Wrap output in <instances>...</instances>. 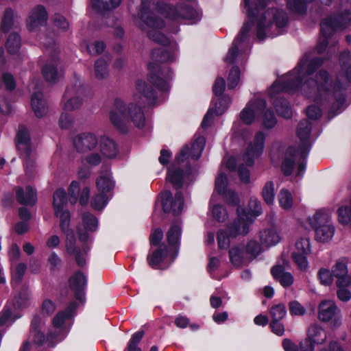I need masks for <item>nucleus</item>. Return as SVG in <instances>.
I'll return each mask as SVG.
<instances>
[{"label":"nucleus","mask_w":351,"mask_h":351,"mask_svg":"<svg viewBox=\"0 0 351 351\" xmlns=\"http://www.w3.org/2000/svg\"><path fill=\"white\" fill-rule=\"evenodd\" d=\"M322 63L319 59L313 60L310 62L303 59L296 68L272 84L269 89V95L273 99V105L280 116L286 119L292 116L289 102L278 96L282 91H300L304 97L317 104H331L333 109H339L342 106V95L332 88L326 71H319L316 74L315 80L308 78V75Z\"/></svg>","instance_id":"1"},{"label":"nucleus","mask_w":351,"mask_h":351,"mask_svg":"<svg viewBox=\"0 0 351 351\" xmlns=\"http://www.w3.org/2000/svg\"><path fill=\"white\" fill-rule=\"evenodd\" d=\"M156 99L154 89L141 80L136 82V93L134 95L133 102L126 104L124 101L116 98L112 108L109 112L111 123L119 130L125 132L131 123L136 127L142 128L145 125V116L141 110L142 105L153 104Z\"/></svg>","instance_id":"2"},{"label":"nucleus","mask_w":351,"mask_h":351,"mask_svg":"<svg viewBox=\"0 0 351 351\" xmlns=\"http://www.w3.org/2000/svg\"><path fill=\"white\" fill-rule=\"evenodd\" d=\"M250 19L255 18L257 36L260 40L280 34L287 21L286 14L276 8L263 11L267 0H243Z\"/></svg>","instance_id":"3"},{"label":"nucleus","mask_w":351,"mask_h":351,"mask_svg":"<svg viewBox=\"0 0 351 351\" xmlns=\"http://www.w3.org/2000/svg\"><path fill=\"white\" fill-rule=\"evenodd\" d=\"M66 194L64 189H59L55 191L53 196V206L56 217L60 219V226L66 234L65 247L68 254L74 255L75 261L79 266L86 263L88 250L82 251L75 246V238L73 231L69 229L70 213L66 209Z\"/></svg>","instance_id":"4"},{"label":"nucleus","mask_w":351,"mask_h":351,"mask_svg":"<svg viewBox=\"0 0 351 351\" xmlns=\"http://www.w3.org/2000/svg\"><path fill=\"white\" fill-rule=\"evenodd\" d=\"M148 6L147 0H131L129 8L130 10H138V18L134 21L136 25L145 31L150 40L165 46L169 43V39L161 32L165 23L150 12Z\"/></svg>","instance_id":"5"},{"label":"nucleus","mask_w":351,"mask_h":351,"mask_svg":"<svg viewBox=\"0 0 351 351\" xmlns=\"http://www.w3.org/2000/svg\"><path fill=\"white\" fill-rule=\"evenodd\" d=\"M311 130V123L308 120L302 121L298 126L297 134L302 141L304 142L302 149L295 150L293 147H289L284 156L282 162V171L288 176L292 173L293 168L297 167L296 176L302 177L305 171L304 159L308 150V144L306 143Z\"/></svg>","instance_id":"6"},{"label":"nucleus","mask_w":351,"mask_h":351,"mask_svg":"<svg viewBox=\"0 0 351 351\" xmlns=\"http://www.w3.org/2000/svg\"><path fill=\"white\" fill-rule=\"evenodd\" d=\"M311 228L315 230V239L322 243L330 241L335 233V227L332 221V215L328 210H317L312 216L298 219V232L304 230L309 233Z\"/></svg>","instance_id":"7"},{"label":"nucleus","mask_w":351,"mask_h":351,"mask_svg":"<svg viewBox=\"0 0 351 351\" xmlns=\"http://www.w3.org/2000/svg\"><path fill=\"white\" fill-rule=\"evenodd\" d=\"M205 138L199 136L190 147L186 145L176 158V160L169 169L167 180L170 182L175 188H180L183 182V173L178 165L187 159L197 160L202 155L204 148Z\"/></svg>","instance_id":"8"},{"label":"nucleus","mask_w":351,"mask_h":351,"mask_svg":"<svg viewBox=\"0 0 351 351\" xmlns=\"http://www.w3.org/2000/svg\"><path fill=\"white\" fill-rule=\"evenodd\" d=\"M351 24V0H341L338 14L333 19L324 20L321 23V32L324 37L320 40L317 50L322 53L328 44L327 38L338 29L345 28Z\"/></svg>","instance_id":"9"},{"label":"nucleus","mask_w":351,"mask_h":351,"mask_svg":"<svg viewBox=\"0 0 351 351\" xmlns=\"http://www.w3.org/2000/svg\"><path fill=\"white\" fill-rule=\"evenodd\" d=\"M240 119L247 125L262 120L264 126L267 128H272L277 123L274 114L266 108L265 101L261 98H254L249 101L241 111Z\"/></svg>","instance_id":"10"},{"label":"nucleus","mask_w":351,"mask_h":351,"mask_svg":"<svg viewBox=\"0 0 351 351\" xmlns=\"http://www.w3.org/2000/svg\"><path fill=\"white\" fill-rule=\"evenodd\" d=\"M16 148L25 159V169L31 176L35 170V154L32 149L29 134L27 129L20 126L16 136Z\"/></svg>","instance_id":"11"},{"label":"nucleus","mask_w":351,"mask_h":351,"mask_svg":"<svg viewBox=\"0 0 351 351\" xmlns=\"http://www.w3.org/2000/svg\"><path fill=\"white\" fill-rule=\"evenodd\" d=\"M87 89L81 80H77L68 87L63 97V109L73 111L79 109L86 97Z\"/></svg>","instance_id":"12"},{"label":"nucleus","mask_w":351,"mask_h":351,"mask_svg":"<svg viewBox=\"0 0 351 351\" xmlns=\"http://www.w3.org/2000/svg\"><path fill=\"white\" fill-rule=\"evenodd\" d=\"M308 233L299 236L295 240V248L292 252V258L297 266L303 271L308 267L307 256L311 253V239Z\"/></svg>","instance_id":"13"},{"label":"nucleus","mask_w":351,"mask_h":351,"mask_svg":"<svg viewBox=\"0 0 351 351\" xmlns=\"http://www.w3.org/2000/svg\"><path fill=\"white\" fill-rule=\"evenodd\" d=\"M238 222L242 225V229H238L232 232L233 236L245 234L249 232L250 224L254 218L261 213L260 202L256 198L252 197L249 201V210L246 212L241 207L237 208Z\"/></svg>","instance_id":"14"},{"label":"nucleus","mask_w":351,"mask_h":351,"mask_svg":"<svg viewBox=\"0 0 351 351\" xmlns=\"http://www.w3.org/2000/svg\"><path fill=\"white\" fill-rule=\"evenodd\" d=\"M265 141V135L263 132L259 131L255 134L253 141L248 145L243 154V160L247 165H252L254 160L262 155Z\"/></svg>","instance_id":"15"},{"label":"nucleus","mask_w":351,"mask_h":351,"mask_svg":"<svg viewBox=\"0 0 351 351\" xmlns=\"http://www.w3.org/2000/svg\"><path fill=\"white\" fill-rule=\"evenodd\" d=\"M160 201L165 213L178 215L183 209L184 199L180 192L176 193L173 197L170 191H165L160 194Z\"/></svg>","instance_id":"16"},{"label":"nucleus","mask_w":351,"mask_h":351,"mask_svg":"<svg viewBox=\"0 0 351 351\" xmlns=\"http://www.w3.org/2000/svg\"><path fill=\"white\" fill-rule=\"evenodd\" d=\"M350 60V55L348 51L343 52L339 58L343 74H340L337 77V82L341 84V86L338 84L334 85L332 80L328 77L329 82L332 84V88H334L335 90H337L339 93L342 95L343 97V104L344 103V97L342 93V88H343V85L347 82H351V65L348 66L349 61ZM328 76V73H327Z\"/></svg>","instance_id":"17"},{"label":"nucleus","mask_w":351,"mask_h":351,"mask_svg":"<svg viewBox=\"0 0 351 351\" xmlns=\"http://www.w3.org/2000/svg\"><path fill=\"white\" fill-rule=\"evenodd\" d=\"M148 69L149 72L148 75L149 82L162 91L167 90L169 89V75L165 73V71L162 70L160 66L154 62L149 63Z\"/></svg>","instance_id":"18"},{"label":"nucleus","mask_w":351,"mask_h":351,"mask_svg":"<svg viewBox=\"0 0 351 351\" xmlns=\"http://www.w3.org/2000/svg\"><path fill=\"white\" fill-rule=\"evenodd\" d=\"M73 145L78 152L86 154L97 151L98 139L96 135L93 133H82L74 138Z\"/></svg>","instance_id":"19"},{"label":"nucleus","mask_w":351,"mask_h":351,"mask_svg":"<svg viewBox=\"0 0 351 351\" xmlns=\"http://www.w3.org/2000/svg\"><path fill=\"white\" fill-rule=\"evenodd\" d=\"M48 21V13L43 5H36L30 11L27 19V27L31 32L38 31Z\"/></svg>","instance_id":"20"},{"label":"nucleus","mask_w":351,"mask_h":351,"mask_svg":"<svg viewBox=\"0 0 351 351\" xmlns=\"http://www.w3.org/2000/svg\"><path fill=\"white\" fill-rule=\"evenodd\" d=\"M162 13L171 19H195L198 17L197 12L190 7L178 5L173 7L167 4L163 5L161 8Z\"/></svg>","instance_id":"21"},{"label":"nucleus","mask_w":351,"mask_h":351,"mask_svg":"<svg viewBox=\"0 0 351 351\" xmlns=\"http://www.w3.org/2000/svg\"><path fill=\"white\" fill-rule=\"evenodd\" d=\"M308 340L300 344L301 351H313L315 343H322L326 339V334L324 329L316 325H312L308 330Z\"/></svg>","instance_id":"22"},{"label":"nucleus","mask_w":351,"mask_h":351,"mask_svg":"<svg viewBox=\"0 0 351 351\" xmlns=\"http://www.w3.org/2000/svg\"><path fill=\"white\" fill-rule=\"evenodd\" d=\"M75 308V304H71L65 311L58 312L53 317L52 321V327L55 330L54 332L50 331L48 335V340L58 338V336L63 332V324L66 319L71 316L72 310Z\"/></svg>","instance_id":"23"},{"label":"nucleus","mask_w":351,"mask_h":351,"mask_svg":"<svg viewBox=\"0 0 351 351\" xmlns=\"http://www.w3.org/2000/svg\"><path fill=\"white\" fill-rule=\"evenodd\" d=\"M228 180L226 176L220 173L215 180V191L223 195L226 201L231 205H237L239 199L234 191L227 189Z\"/></svg>","instance_id":"24"},{"label":"nucleus","mask_w":351,"mask_h":351,"mask_svg":"<svg viewBox=\"0 0 351 351\" xmlns=\"http://www.w3.org/2000/svg\"><path fill=\"white\" fill-rule=\"evenodd\" d=\"M332 273L337 278V286H350L351 276L348 274L347 261L344 259L339 260L332 267Z\"/></svg>","instance_id":"25"},{"label":"nucleus","mask_w":351,"mask_h":351,"mask_svg":"<svg viewBox=\"0 0 351 351\" xmlns=\"http://www.w3.org/2000/svg\"><path fill=\"white\" fill-rule=\"evenodd\" d=\"M259 239L263 246L269 247L281 241V234L276 227L270 226L260 231Z\"/></svg>","instance_id":"26"},{"label":"nucleus","mask_w":351,"mask_h":351,"mask_svg":"<svg viewBox=\"0 0 351 351\" xmlns=\"http://www.w3.org/2000/svg\"><path fill=\"white\" fill-rule=\"evenodd\" d=\"M251 28V25L246 23L241 28L238 37L234 40L232 47L230 48L226 56L225 57V62L227 63H232L237 56L238 52V47L239 44L244 41L247 36V34Z\"/></svg>","instance_id":"27"},{"label":"nucleus","mask_w":351,"mask_h":351,"mask_svg":"<svg viewBox=\"0 0 351 351\" xmlns=\"http://www.w3.org/2000/svg\"><path fill=\"white\" fill-rule=\"evenodd\" d=\"M338 310L332 300H324L319 305L318 317L322 322H329L337 315Z\"/></svg>","instance_id":"28"},{"label":"nucleus","mask_w":351,"mask_h":351,"mask_svg":"<svg viewBox=\"0 0 351 351\" xmlns=\"http://www.w3.org/2000/svg\"><path fill=\"white\" fill-rule=\"evenodd\" d=\"M58 59L49 60L42 69L45 79L50 83H55L59 80L62 74L58 69Z\"/></svg>","instance_id":"29"},{"label":"nucleus","mask_w":351,"mask_h":351,"mask_svg":"<svg viewBox=\"0 0 351 351\" xmlns=\"http://www.w3.org/2000/svg\"><path fill=\"white\" fill-rule=\"evenodd\" d=\"M71 289L75 292L76 298L80 301L84 299L83 290L86 286V276L80 271L76 272L69 280Z\"/></svg>","instance_id":"30"},{"label":"nucleus","mask_w":351,"mask_h":351,"mask_svg":"<svg viewBox=\"0 0 351 351\" xmlns=\"http://www.w3.org/2000/svg\"><path fill=\"white\" fill-rule=\"evenodd\" d=\"M168 256L167 247L160 244L157 247L151 248V253L147 256L149 266L153 268L158 267Z\"/></svg>","instance_id":"31"},{"label":"nucleus","mask_w":351,"mask_h":351,"mask_svg":"<svg viewBox=\"0 0 351 351\" xmlns=\"http://www.w3.org/2000/svg\"><path fill=\"white\" fill-rule=\"evenodd\" d=\"M229 257L230 262L235 267H241L250 262L243 245L232 247L229 251Z\"/></svg>","instance_id":"32"},{"label":"nucleus","mask_w":351,"mask_h":351,"mask_svg":"<svg viewBox=\"0 0 351 351\" xmlns=\"http://www.w3.org/2000/svg\"><path fill=\"white\" fill-rule=\"evenodd\" d=\"M238 229H242V225L239 223L238 221H235L228 228V235L226 232L223 230H220L219 232L217 234V243L219 249H227L229 247L230 238H233L237 236H233L232 232H235Z\"/></svg>","instance_id":"33"},{"label":"nucleus","mask_w":351,"mask_h":351,"mask_svg":"<svg viewBox=\"0 0 351 351\" xmlns=\"http://www.w3.org/2000/svg\"><path fill=\"white\" fill-rule=\"evenodd\" d=\"M99 147L103 156L108 158L116 157L119 152L118 147L115 142L105 136L101 137Z\"/></svg>","instance_id":"34"},{"label":"nucleus","mask_w":351,"mask_h":351,"mask_svg":"<svg viewBox=\"0 0 351 351\" xmlns=\"http://www.w3.org/2000/svg\"><path fill=\"white\" fill-rule=\"evenodd\" d=\"M181 236V228L178 223L173 224L167 233V239L169 244L173 247V252H169L172 259L178 255V249L176 245L178 243Z\"/></svg>","instance_id":"35"},{"label":"nucleus","mask_w":351,"mask_h":351,"mask_svg":"<svg viewBox=\"0 0 351 351\" xmlns=\"http://www.w3.org/2000/svg\"><path fill=\"white\" fill-rule=\"evenodd\" d=\"M271 274L284 287H289L293 283V276L291 273L285 271V268L282 265H277L273 267Z\"/></svg>","instance_id":"36"},{"label":"nucleus","mask_w":351,"mask_h":351,"mask_svg":"<svg viewBox=\"0 0 351 351\" xmlns=\"http://www.w3.org/2000/svg\"><path fill=\"white\" fill-rule=\"evenodd\" d=\"M32 108L38 117H42L47 112V104L41 93H36L32 97Z\"/></svg>","instance_id":"37"},{"label":"nucleus","mask_w":351,"mask_h":351,"mask_svg":"<svg viewBox=\"0 0 351 351\" xmlns=\"http://www.w3.org/2000/svg\"><path fill=\"white\" fill-rule=\"evenodd\" d=\"M16 194L17 201L21 204L34 205L36 202V193L30 186H27L25 190L16 189Z\"/></svg>","instance_id":"38"},{"label":"nucleus","mask_w":351,"mask_h":351,"mask_svg":"<svg viewBox=\"0 0 351 351\" xmlns=\"http://www.w3.org/2000/svg\"><path fill=\"white\" fill-rule=\"evenodd\" d=\"M83 224L86 231L83 232L81 230H78L79 237L82 241H86L88 239L87 231L93 232L97 230L98 222L97 219L89 213H85L83 215Z\"/></svg>","instance_id":"39"},{"label":"nucleus","mask_w":351,"mask_h":351,"mask_svg":"<svg viewBox=\"0 0 351 351\" xmlns=\"http://www.w3.org/2000/svg\"><path fill=\"white\" fill-rule=\"evenodd\" d=\"M109 60L104 58L97 59L94 64L93 73L97 80H104L109 75L108 69Z\"/></svg>","instance_id":"40"},{"label":"nucleus","mask_w":351,"mask_h":351,"mask_svg":"<svg viewBox=\"0 0 351 351\" xmlns=\"http://www.w3.org/2000/svg\"><path fill=\"white\" fill-rule=\"evenodd\" d=\"M96 185L98 192L106 195L110 192L114 188V182L112 180L110 173L106 172L99 176L97 179Z\"/></svg>","instance_id":"41"},{"label":"nucleus","mask_w":351,"mask_h":351,"mask_svg":"<svg viewBox=\"0 0 351 351\" xmlns=\"http://www.w3.org/2000/svg\"><path fill=\"white\" fill-rule=\"evenodd\" d=\"M44 322L43 319L38 315H35L32 321V330L31 335L33 336L34 341L38 344H41L44 342L45 336L40 331Z\"/></svg>","instance_id":"42"},{"label":"nucleus","mask_w":351,"mask_h":351,"mask_svg":"<svg viewBox=\"0 0 351 351\" xmlns=\"http://www.w3.org/2000/svg\"><path fill=\"white\" fill-rule=\"evenodd\" d=\"M337 213L338 222L343 226L351 228V199L348 204L339 206Z\"/></svg>","instance_id":"43"},{"label":"nucleus","mask_w":351,"mask_h":351,"mask_svg":"<svg viewBox=\"0 0 351 351\" xmlns=\"http://www.w3.org/2000/svg\"><path fill=\"white\" fill-rule=\"evenodd\" d=\"M174 58V54L169 53L163 47L154 49L151 53L152 60L156 62H163L172 61Z\"/></svg>","instance_id":"44"},{"label":"nucleus","mask_w":351,"mask_h":351,"mask_svg":"<svg viewBox=\"0 0 351 351\" xmlns=\"http://www.w3.org/2000/svg\"><path fill=\"white\" fill-rule=\"evenodd\" d=\"M263 245H260L256 241L251 240L246 245H245V251L247 256L251 261L258 255H259L263 250Z\"/></svg>","instance_id":"45"},{"label":"nucleus","mask_w":351,"mask_h":351,"mask_svg":"<svg viewBox=\"0 0 351 351\" xmlns=\"http://www.w3.org/2000/svg\"><path fill=\"white\" fill-rule=\"evenodd\" d=\"M6 49L10 53H16L21 47V38L15 32H12L5 44Z\"/></svg>","instance_id":"46"},{"label":"nucleus","mask_w":351,"mask_h":351,"mask_svg":"<svg viewBox=\"0 0 351 351\" xmlns=\"http://www.w3.org/2000/svg\"><path fill=\"white\" fill-rule=\"evenodd\" d=\"M280 206L285 210L290 209L293 204V199L291 193L287 189H282L278 196Z\"/></svg>","instance_id":"47"},{"label":"nucleus","mask_w":351,"mask_h":351,"mask_svg":"<svg viewBox=\"0 0 351 351\" xmlns=\"http://www.w3.org/2000/svg\"><path fill=\"white\" fill-rule=\"evenodd\" d=\"M14 26V13L11 9H7L5 11L2 23L1 25V33H7L8 32L12 27Z\"/></svg>","instance_id":"48"},{"label":"nucleus","mask_w":351,"mask_h":351,"mask_svg":"<svg viewBox=\"0 0 351 351\" xmlns=\"http://www.w3.org/2000/svg\"><path fill=\"white\" fill-rule=\"evenodd\" d=\"M95 6L100 11H108L115 9L119 5L121 0H93Z\"/></svg>","instance_id":"49"},{"label":"nucleus","mask_w":351,"mask_h":351,"mask_svg":"<svg viewBox=\"0 0 351 351\" xmlns=\"http://www.w3.org/2000/svg\"><path fill=\"white\" fill-rule=\"evenodd\" d=\"M262 197L269 205L272 204L275 199L274 184L272 182H267L262 190Z\"/></svg>","instance_id":"50"},{"label":"nucleus","mask_w":351,"mask_h":351,"mask_svg":"<svg viewBox=\"0 0 351 351\" xmlns=\"http://www.w3.org/2000/svg\"><path fill=\"white\" fill-rule=\"evenodd\" d=\"M313 1V0H289L288 7L292 12L303 14L306 11L307 4Z\"/></svg>","instance_id":"51"},{"label":"nucleus","mask_w":351,"mask_h":351,"mask_svg":"<svg viewBox=\"0 0 351 351\" xmlns=\"http://www.w3.org/2000/svg\"><path fill=\"white\" fill-rule=\"evenodd\" d=\"M272 320L280 321L287 315V308L284 304L280 303L272 306L269 311Z\"/></svg>","instance_id":"52"},{"label":"nucleus","mask_w":351,"mask_h":351,"mask_svg":"<svg viewBox=\"0 0 351 351\" xmlns=\"http://www.w3.org/2000/svg\"><path fill=\"white\" fill-rule=\"evenodd\" d=\"M317 277L322 285L329 286L332 285L333 282L334 276L332 273V270L330 271L326 268H321L317 272Z\"/></svg>","instance_id":"53"},{"label":"nucleus","mask_w":351,"mask_h":351,"mask_svg":"<svg viewBox=\"0 0 351 351\" xmlns=\"http://www.w3.org/2000/svg\"><path fill=\"white\" fill-rule=\"evenodd\" d=\"M30 294L27 291H23L15 297L13 305L15 308H23L29 305Z\"/></svg>","instance_id":"54"},{"label":"nucleus","mask_w":351,"mask_h":351,"mask_svg":"<svg viewBox=\"0 0 351 351\" xmlns=\"http://www.w3.org/2000/svg\"><path fill=\"white\" fill-rule=\"evenodd\" d=\"M108 197L106 194L99 192L91 200V206L95 210L102 209L107 204Z\"/></svg>","instance_id":"55"},{"label":"nucleus","mask_w":351,"mask_h":351,"mask_svg":"<svg viewBox=\"0 0 351 351\" xmlns=\"http://www.w3.org/2000/svg\"><path fill=\"white\" fill-rule=\"evenodd\" d=\"M240 71L238 67L233 66L230 71L228 77V88H235L239 82Z\"/></svg>","instance_id":"56"},{"label":"nucleus","mask_w":351,"mask_h":351,"mask_svg":"<svg viewBox=\"0 0 351 351\" xmlns=\"http://www.w3.org/2000/svg\"><path fill=\"white\" fill-rule=\"evenodd\" d=\"M56 304L55 302L50 299H45L41 304V313L44 315L50 316L56 310Z\"/></svg>","instance_id":"57"},{"label":"nucleus","mask_w":351,"mask_h":351,"mask_svg":"<svg viewBox=\"0 0 351 351\" xmlns=\"http://www.w3.org/2000/svg\"><path fill=\"white\" fill-rule=\"evenodd\" d=\"M290 314L293 316H303L306 308L298 301L293 300L289 304Z\"/></svg>","instance_id":"58"},{"label":"nucleus","mask_w":351,"mask_h":351,"mask_svg":"<svg viewBox=\"0 0 351 351\" xmlns=\"http://www.w3.org/2000/svg\"><path fill=\"white\" fill-rule=\"evenodd\" d=\"M1 84L8 90H12L16 87V82L11 73H3L1 77Z\"/></svg>","instance_id":"59"},{"label":"nucleus","mask_w":351,"mask_h":351,"mask_svg":"<svg viewBox=\"0 0 351 351\" xmlns=\"http://www.w3.org/2000/svg\"><path fill=\"white\" fill-rule=\"evenodd\" d=\"M105 49V44L102 41H94L87 45L88 53L93 56L100 54Z\"/></svg>","instance_id":"60"},{"label":"nucleus","mask_w":351,"mask_h":351,"mask_svg":"<svg viewBox=\"0 0 351 351\" xmlns=\"http://www.w3.org/2000/svg\"><path fill=\"white\" fill-rule=\"evenodd\" d=\"M12 276L14 280L19 282L23 276L27 267L23 263H20L16 265L12 266Z\"/></svg>","instance_id":"61"},{"label":"nucleus","mask_w":351,"mask_h":351,"mask_svg":"<svg viewBox=\"0 0 351 351\" xmlns=\"http://www.w3.org/2000/svg\"><path fill=\"white\" fill-rule=\"evenodd\" d=\"M16 319V317H12L11 309L10 307L5 306L4 308L0 312V326H4L6 324L12 323Z\"/></svg>","instance_id":"62"},{"label":"nucleus","mask_w":351,"mask_h":351,"mask_svg":"<svg viewBox=\"0 0 351 351\" xmlns=\"http://www.w3.org/2000/svg\"><path fill=\"white\" fill-rule=\"evenodd\" d=\"M213 217L219 221H223L227 217L226 210L220 205H214L212 208Z\"/></svg>","instance_id":"63"},{"label":"nucleus","mask_w":351,"mask_h":351,"mask_svg":"<svg viewBox=\"0 0 351 351\" xmlns=\"http://www.w3.org/2000/svg\"><path fill=\"white\" fill-rule=\"evenodd\" d=\"M230 103V99L229 98H220L215 104V109L214 110V112L217 115L222 114L228 108Z\"/></svg>","instance_id":"64"}]
</instances>
